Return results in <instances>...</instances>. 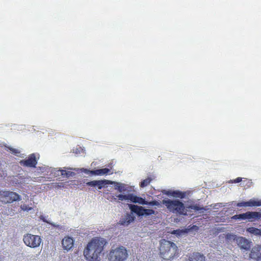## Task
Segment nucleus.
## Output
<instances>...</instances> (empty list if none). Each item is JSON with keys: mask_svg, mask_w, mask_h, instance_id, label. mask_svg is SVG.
<instances>
[{"mask_svg": "<svg viewBox=\"0 0 261 261\" xmlns=\"http://www.w3.org/2000/svg\"><path fill=\"white\" fill-rule=\"evenodd\" d=\"M176 248L174 243L165 240H161L160 251L162 257L165 259H171L175 254Z\"/></svg>", "mask_w": 261, "mask_h": 261, "instance_id": "nucleus-2", "label": "nucleus"}, {"mask_svg": "<svg viewBox=\"0 0 261 261\" xmlns=\"http://www.w3.org/2000/svg\"><path fill=\"white\" fill-rule=\"evenodd\" d=\"M232 218L242 220H247L249 222H253L261 218V212L260 211L259 212H247L245 213L236 215L232 217Z\"/></svg>", "mask_w": 261, "mask_h": 261, "instance_id": "nucleus-7", "label": "nucleus"}, {"mask_svg": "<svg viewBox=\"0 0 261 261\" xmlns=\"http://www.w3.org/2000/svg\"><path fill=\"white\" fill-rule=\"evenodd\" d=\"M21 165L28 167H35L37 164V161L34 154H32L29 157V159L25 160H22L20 162Z\"/></svg>", "mask_w": 261, "mask_h": 261, "instance_id": "nucleus-12", "label": "nucleus"}, {"mask_svg": "<svg viewBox=\"0 0 261 261\" xmlns=\"http://www.w3.org/2000/svg\"><path fill=\"white\" fill-rule=\"evenodd\" d=\"M172 196L176 197L182 198L183 197V194L179 192L173 191L172 193Z\"/></svg>", "mask_w": 261, "mask_h": 261, "instance_id": "nucleus-27", "label": "nucleus"}, {"mask_svg": "<svg viewBox=\"0 0 261 261\" xmlns=\"http://www.w3.org/2000/svg\"><path fill=\"white\" fill-rule=\"evenodd\" d=\"M62 244L64 249L67 251L69 250L73 247V240L70 237H65L62 240Z\"/></svg>", "mask_w": 261, "mask_h": 261, "instance_id": "nucleus-14", "label": "nucleus"}, {"mask_svg": "<svg viewBox=\"0 0 261 261\" xmlns=\"http://www.w3.org/2000/svg\"><path fill=\"white\" fill-rule=\"evenodd\" d=\"M8 148L12 151L13 154L15 155H18L19 153H20V151L18 149H14L11 147H9Z\"/></svg>", "mask_w": 261, "mask_h": 261, "instance_id": "nucleus-28", "label": "nucleus"}, {"mask_svg": "<svg viewBox=\"0 0 261 261\" xmlns=\"http://www.w3.org/2000/svg\"><path fill=\"white\" fill-rule=\"evenodd\" d=\"M173 191H166V190H164V193L167 195H171L172 196V193L173 192Z\"/></svg>", "mask_w": 261, "mask_h": 261, "instance_id": "nucleus-33", "label": "nucleus"}, {"mask_svg": "<svg viewBox=\"0 0 261 261\" xmlns=\"http://www.w3.org/2000/svg\"><path fill=\"white\" fill-rule=\"evenodd\" d=\"M228 204L229 205H230L231 203H228Z\"/></svg>", "mask_w": 261, "mask_h": 261, "instance_id": "nucleus-36", "label": "nucleus"}, {"mask_svg": "<svg viewBox=\"0 0 261 261\" xmlns=\"http://www.w3.org/2000/svg\"><path fill=\"white\" fill-rule=\"evenodd\" d=\"M237 205L238 206H240V207H241V206L247 207V206H248V201L239 202V203H237Z\"/></svg>", "mask_w": 261, "mask_h": 261, "instance_id": "nucleus-29", "label": "nucleus"}, {"mask_svg": "<svg viewBox=\"0 0 261 261\" xmlns=\"http://www.w3.org/2000/svg\"><path fill=\"white\" fill-rule=\"evenodd\" d=\"M62 175H65L67 177H73L75 175V173L71 171H66L64 170L60 169Z\"/></svg>", "mask_w": 261, "mask_h": 261, "instance_id": "nucleus-20", "label": "nucleus"}, {"mask_svg": "<svg viewBox=\"0 0 261 261\" xmlns=\"http://www.w3.org/2000/svg\"><path fill=\"white\" fill-rule=\"evenodd\" d=\"M128 252L123 246L112 249L109 254V261H124L128 257Z\"/></svg>", "mask_w": 261, "mask_h": 261, "instance_id": "nucleus-3", "label": "nucleus"}, {"mask_svg": "<svg viewBox=\"0 0 261 261\" xmlns=\"http://www.w3.org/2000/svg\"><path fill=\"white\" fill-rule=\"evenodd\" d=\"M188 232L187 229L185 230H176L174 231V233L178 236H181L186 234Z\"/></svg>", "mask_w": 261, "mask_h": 261, "instance_id": "nucleus-25", "label": "nucleus"}, {"mask_svg": "<svg viewBox=\"0 0 261 261\" xmlns=\"http://www.w3.org/2000/svg\"><path fill=\"white\" fill-rule=\"evenodd\" d=\"M119 200L122 201L123 200H127L134 203H138L141 204H149V205H156V201H152L148 202L141 197L136 196L132 194L127 195L119 194L117 196Z\"/></svg>", "mask_w": 261, "mask_h": 261, "instance_id": "nucleus-5", "label": "nucleus"}, {"mask_svg": "<svg viewBox=\"0 0 261 261\" xmlns=\"http://www.w3.org/2000/svg\"><path fill=\"white\" fill-rule=\"evenodd\" d=\"M260 212H261V210H260Z\"/></svg>", "mask_w": 261, "mask_h": 261, "instance_id": "nucleus-37", "label": "nucleus"}, {"mask_svg": "<svg viewBox=\"0 0 261 261\" xmlns=\"http://www.w3.org/2000/svg\"><path fill=\"white\" fill-rule=\"evenodd\" d=\"M110 170L108 168H104L101 169H97L96 170H93L91 171V174L97 175H101L106 174L109 173Z\"/></svg>", "mask_w": 261, "mask_h": 261, "instance_id": "nucleus-18", "label": "nucleus"}, {"mask_svg": "<svg viewBox=\"0 0 261 261\" xmlns=\"http://www.w3.org/2000/svg\"><path fill=\"white\" fill-rule=\"evenodd\" d=\"M236 243L241 249L247 250L250 248L252 242L244 237H238Z\"/></svg>", "mask_w": 261, "mask_h": 261, "instance_id": "nucleus-10", "label": "nucleus"}, {"mask_svg": "<svg viewBox=\"0 0 261 261\" xmlns=\"http://www.w3.org/2000/svg\"><path fill=\"white\" fill-rule=\"evenodd\" d=\"M110 180H93L86 183V185L91 187H97L98 189H101L105 185L109 184Z\"/></svg>", "mask_w": 261, "mask_h": 261, "instance_id": "nucleus-13", "label": "nucleus"}, {"mask_svg": "<svg viewBox=\"0 0 261 261\" xmlns=\"http://www.w3.org/2000/svg\"><path fill=\"white\" fill-rule=\"evenodd\" d=\"M238 238V237H237L236 235L232 234H229L228 233V234H227L226 235V239L228 240H229V241H233L236 243V240H237Z\"/></svg>", "mask_w": 261, "mask_h": 261, "instance_id": "nucleus-23", "label": "nucleus"}, {"mask_svg": "<svg viewBox=\"0 0 261 261\" xmlns=\"http://www.w3.org/2000/svg\"><path fill=\"white\" fill-rule=\"evenodd\" d=\"M126 186L124 184L120 183V186L118 188H115V189L117 190L119 192L122 193L126 190Z\"/></svg>", "mask_w": 261, "mask_h": 261, "instance_id": "nucleus-24", "label": "nucleus"}, {"mask_svg": "<svg viewBox=\"0 0 261 261\" xmlns=\"http://www.w3.org/2000/svg\"><path fill=\"white\" fill-rule=\"evenodd\" d=\"M41 219L44 221V222H45L46 223H49L51 225H53V226L55 227H58L59 226V225H56L55 223H50L49 221H48L47 220H46L43 216H41Z\"/></svg>", "mask_w": 261, "mask_h": 261, "instance_id": "nucleus-30", "label": "nucleus"}, {"mask_svg": "<svg viewBox=\"0 0 261 261\" xmlns=\"http://www.w3.org/2000/svg\"><path fill=\"white\" fill-rule=\"evenodd\" d=\"M163 203L165 204L170 211L185 214L184 205L178 200L164 199L163 200Z\"/></svg>", "mask_w": 261, "mask_h": 261, "instance_id": "nucleus-4", "label": "nucleus"}, {"mask_svg": "<svg viewBox=\"0 0 261 261\" xmlns=\"http://www.w3.org/2000/svg\"><path fill=\"white\" fill-rule=\"evenodd\" d=\"M112 199L113 200H115V201L116 200V198L115 197H114V196L112 197Z\"/></svg>", "mask_w": 261, "mask_h": 261, "instance_id": "nucleus-35", "label": "nucleus"}, {"mask_svg": "<svg viewBox=\"0 0 261 261\" xmlns=\"http://www.w3.org/2000/svg\"><path fill=\"white\" fill-rule=\"evenodd\" d=\"M19 196L13 192L0 191V201L4 203L19 200Z\"/></svg>", "mask_w": 261, "mask_h": 261, "instance_id": "nucleus-8", "label": "nucleus"}, {"mask_svg": "<svg viewBox=\"0 0 261 261\" xmlns=\"http://www.w3.org/2000/svg\"><path fill=\"white\" fill-rule=\"evenodd\" d=\"M130 208L133 212L136 213L139 216H147L154 214V211L150 209H146L142 206L136 205H131Z\"/></svg>", "mask_w": 261, "mask_h": 261, "instance_id": "nucleus-9", "label": "nucleus"}, {"mask_svg": "<svg viewBox=\"0 0 261 261\" xmlns=\"http://www.w3.org/2000/svg\"><path fill=\"white\" fill-rule=\"evenodd\" d=\"M223 205V203H216V204H215L213 207L214 209H218L219 208V207H221Z\"/></svg>", "mask_w": 261, "mask_h": 261, "instance_id": "nucleus-31", "label": "nucleus"}, {"mask_svg": "<svg viewBox=\"0 0 261 261\" xmlns=\"http://www.w3.org/2000/svg\"><path fill=\"white\" fill-rule=\"evenodd\" d=\"M151 179L149 177L144 179L140 183V187L142 188L147 186L151 181Z\"/></svg>", "mask_w": 261, "mask_h": 261, "instance_id": "nucleus-22", "label": "nucleus"}, {"mask_svg": "<svg viewBox=\"0 0 261 261\" xmlns=\"http://www.w3.org/2000/svg\"><path fill=\"white\" fill-rule=\"evenodd\" d=\"M249 257L256 260H261V246L256 245L253 247L250 251Z\"/></svg>", "mask_w": 261, "mask_h": 261, "instance_id": "nucleus-11", "label": "nucleus"}, {"mask_svg": "<svg viewBox=\"0 0 261 261\" xmlns=\"http://www.w3.org/2000/svg\"><path fill=\"white\" fill-rule=\"evenodd\" d=\"M248 206H261V199L252 198L248 201Z\"/></svg>", "mask_w": 261, "mask_h": 261, "instance_id": "nucleus-17", "label": "nucleus"}, {"mask_svg": "<svg viewBox=\"0 0 261 261\" xmlns=\"http://www.w3.org/2000/svg\"><path fill=\"white\" fill-rule=\"evenodd\" d=\"M114 184V187H115V188H118V187L119 186H120V182H115V181H110L109 184Z\"/></svg>", "mask_w": 261, "mask_h": 261, "instance_id": "nucleus-32", "label": "nucleus"}, {"mask_svg": "<svg viewBox=\"0 0 261 261\" xmlns=\"http://www.w3.org/2000/svg\"><path fill=\"white\" fill-rule=\"evenodd\" d=\"M107 242L106 240L101 238H95L93 239L87 245L84 251V254L86 258L91 261H99L98 256L103 250V247Z\"/></svg>", "mask_w": 261, "mask_h": 261, "instance_id": "nucleus-1", "label": "nucleus"}, {"mask_svg": "<svg viewBox=\"0 0 261 261\" xmlns=\"http://www.w3.org/2000/svg\"><path fill=\"white\" fill-rule=\"evenodd\" d=\"M247 231L256 236H261V229H258L254 227H249L247 228Z\"/></svg>", "mask_w": 261, "mask_h": 261, "instance_id": "nucleus-19", "label": "nucleus"}, {"mask_svg": "<svg viewBox=\"0 0 261 261\" xmlns=\"http://www.w3.org/2000/svg\"><path fill=\"white\" fill-rule=\"evenodd\" d=\"M189 261H206L205 257L198 252L193 253L189 258Z\"/></svg>", "mask_w": 261, "mask_h": 261, "instance_id": "nucleus-15", "label": "nucleus"}, {"mask_svg": "<svg viewBox=\"0 0 261 261\" xmlns=\"http://www.w3.org/2000/svg\"><path fill=\"white\" fill-rule=\"evenodd\" d=\"M242 180V178L241 177H238L235 180H234V182L236 183H238V182L241 181Z\"/></svg>", "mask_w": 261, "mask_h": 261, "instance_id": "nucleus-34", "label": "nucleus"}, {"mask_svg": "<svg viewBox=\"0 0 261 261\" xmlns=\"http://www.w3.org/2000/svg\"><path fill=\"white\" fill-rule=\"evenodd\" d=\"M23 241L27 246L32 248H35L40 245L42 239L39 236L27 233L24 235Z\"/></svg>", "mask_w": 261, "mask_h": 261, "instance_id": "nucleus-6", "label": "nucleus"}, {"mask_svg": "<svg viewBox=\"0 0 261 261\" xmlns=\"http://www.w3.org/2000/svg\"><path fill=\"white\" fill-rule=\"evenodd\" d=\"M65 168L66 169H68V170H74V171L81 170L82 171L84 172L85 173H91V171H93V170H88L87 169L84 168H76L65 167Z\"/></svg>", "mask_w": 261, "mask_h": 261, "instance_id": "nucleus-21", "label": "nucleus"}, {"mask_svg": "<svg viewBox=\"0 0 261 261\" xmlns=\"http://www.w3.org/2000/svg\"><path fill=\"white\" fill-rule=\"evenodd\" d=\"M134 218L135 216L134 214L131 213L130 214H128L125 216V217L120 221V222L122 225L124 226H127L134 220Z\"/></svg>", "mask_w": 261, "mask_h": 261, "instance_id": "nucleus-16", "label": "nucleus"}, {"mask_svg": "<svg viewBox=\"0 0 261 261\" xmlns=\"http://www.w3.org/2000/svg\"><path fill=\"white\" fill-rule=\"evenodd\" d=\"M191 208L192 209H193L195 210H197V211L201 210H204L206 211V210H207L209 209L208 208H207V206H206L205 207H200L199 205H198L191 206Z\"/></svg>", "mask_w": 261, "mask_h": 261, "instance_id": "nucleus-26", "label": "nucleus"}]
</instances>
